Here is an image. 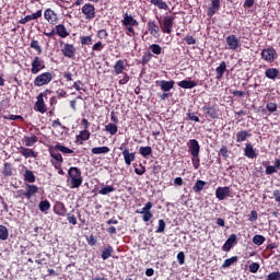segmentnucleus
I'll return each mask as SVG.
<instances>
[{
	"label": "nucleus",
	"instance_id": "obj_1",
	"mask_svg": "<svg viewBox=\"0 0 280 280\" xmlns=\"http://www.w3.org/2000/svg\"><path fill=\"white\" fill-rule=\"evenodd\" d=\"M68 176L71 189H78L82 186V183H84V177H82V171L79 167L71 166L68 170Z\"/></svg>",
	"mask_w": 280,
	"mask_h": 280
},
{
	"label": "nucleus",
	"instance_id": "obj_2",
	"mask_svg": "<svg viewBox=\"0 0 280 280\" xmlns=\"http://www.w3.org/2000/svg\"><path fill=\"white\" fill-rule=\"evenodd\" d=\"M121 25L127 30V36H136L135 27H139V21L126 12L122 15Z\"/></svg>",
	"mask_w": 280,
	"mask_h": 280
},
{
	"label": "nucleus",
	"instance_id": "obj_3",
	"mask_svg": "<svg viewBox=\"0 0 280 280\" xmlns=\"http://www.w3.org/2000/svg\"><path fill=\"white\" fill-rule=\"evenodd\" d=\"M39 189L40 188H38V186H36L34 184H26L25 190H23V189L16 190L14 198H20L21 200H24V198H26V200H32V198H34V196H36V194H38Z\"/></svg>",
	"mask_w": 280,
	"mask_h": 280
},
{
	"label": "nucleus",
	"instance_id": "obj_4",
	"mask_svg": "<svg viewBox=\"0 0 280 280\" xmlns=\"http://www.w3.org/2000/svg\"><path fill=\"white\" fill-rule=\"evenodd\" d=\"M155 19L159 21V24L163 34H172V30L174 27V21H176V18L174 15L166 14L164 15L163 19L156 15Z\"/></svg>",
	"mask_w": 280,
	"mask_h": 280
},
{
	"label": "nucleus",
	"instance_id": "obj_5",
	"mask_svg": "<svg viewBox=\"0 0 280 280\" xmlns=\"http://www.w3.org/2000/svg\"><path fill=\"white\" fill-rule=\"evenodd\" d=\"M49 155H50V163L52 167L60 168L61 165L65 163V159L62 158V154H60V151L56 149L55 147H50L48 149Z\"/></svg>",
	"mask_w": 280,
	"mask_h": 280
},
{
	"label": "nucleus",
	"instance_id": "obj_6",
	"mask_svg": "<svg viewBox=\"0 0 280 280\" xmlns=\"http://www.w3.org/2000/svg\"><path fill=\"white\" fill-rule=\"evenodd\" d=\"M201 110L207 119L220 118V109H218V105H211V103H205Z\"/></svg>",
	"mask_w": 280,
	"mask_h": 280
},
{
	"label": "nucleus",
	"instance_id": "obj_7",
	"mask_svg": "<svg viewBox=\"0 0 280 280\" xmlns=\"http://www.w3.org/2000/svg\"><path fill=\"white\" fill-rule=\"evenodd\" d=\"M54 80V73L51 72H43L38 74L34 81V86H47Z\"/></svg>",
	"mask_w": 280,
	"mask_h": 280
},
{
	"label": "nucleus",
	"instance_id": "obj_8",
	"mask_svg": "<svg viewBox=\"0 0 280 280\" xmlns=\"http://www.w3.org/2000/svg\"><path fill=\"white\" fill-rule=\"evenodd\" d=\"M119 150H121L125 165L130 167V165H132L133 161H137V152H130V149H128V147H124V144H121L119 147Z\"/></svg>",
	"mask_w": 280,
	"mask_h": 280
},
{
	"label": "nucleus",
	"instance_id": "obj_9",
	"mask_svg": "<svg viewBox=\"0 0 280 280\" xmlns=\"http://www.w3.org/2000/svg\"><path fill=\"white\" fill-rule=\"evenodd\" d=\"M46 69L45 60H43L40 57L36 56L31 62V73L33 75H38L40 71Z\"/></svg>",
	"mask_w": 280,
	"mask_h": 280
},
{
	"label": "nucleus",
	"instance_id": "obj_10",
	"mask_svg": "<svg viewBox=\"0 0 280 280\" xmlns=\"http://www.w3.org/2000/svg\"><path fill=\"white\" fill-rule=\"evenodd\" d=\"M152 207H154V205L151 201H148L141 210H136V213L142 215L143 222H150V219L154 218V214H152Z\"/></svg>",
	"mask_w": 280,
	"mask_h": 280
},
{
	"label": "nucleus",
	"instance_id": "obj_11",
	"mask_svg": "<svg viewBox=\"0 0 280 280\" xmlns=\"http://www.w3.org/2000/svg\"><path fill=\"white\" fill-rule=\"evenodd\" d=\"M45 97H47V92L39 93L34 106V110H36V113H42V115H44V113H47V105H45Z\"/></svg>",
	"mask_w": 280,
	"mask_h": 280
},
{
	"label": "nucleus",
	"instance_id": "obj_12",
	"mask_svg": "<svg viewBox=\"0 0 280 280\" xmlns=\"http://www.w3.org/2000/svg\"><path fill=\"white\" fill-rule=\"evenodd\" d=\"M260 56L265 62H275L277 60V50L273 47L261 50Z\"/></svg>",
	"mask_w": 280,
	"mask_h": 280
},
{
	"label": "nucleus",
	"instance_id": "obj_13",
	"mask_svg": "<svg viewBox=\"0 0 280 280\" xmlns=\"http://www.w3.org/2000/svg\"><path fill=\"white\" fill-rule=\"evenodd\" d=\"M225 43L229 49H231L232 51H237V49L242 47V42L240 40V38H237V35H229L225 38Z\"/></svg>",
	"mask_w": 280,
	"mask_h": 280
},
{
	"label": "nucleus",
	"instance_id": "obj_14",
	"mask_svg": "<svg viewBox=\"0 0 280 280\" xmlns=\"http://www.w3.org/2000/svg\"><path fill=\"white\" fill-rule=\"evenodd\" d=\"M61 54L65 58H69L70 60L75 59V46L73 44H63V47L61 48Z\"/></svg>",
	"mask_w": 280,
	"mask_h": 280
},
{
	"label": "nucleus",
	"instance_id": "obj_15",
	"mask_svg": "<svg viewBox=\"0 0 280 280\" xmlns=\"http://www.w3.org/2000/svg\"><path fill=\"white\" fill-rule=\"evenodd\" d=\"M82 14L85 16L88 21H93L95 18V5L91 3H85L81 9Z\"/></svg>",
	"mask_w": 280,
	"mask_h": 280
},
{
	"label": "nucleus",
	"instance_id": "obj_16",
	"mask_svg": "<svg viewBox=\"0 0 280 280\" xmlns=\"http://www.w3.org/2000/svg\"><path fill=\"white\" fill-rule=\"evenodd\" d=\"M188 152L191 156H200V143L196 139H190L187 142Z\"/></svg>",
	"mask_w": 280,
	"mask_h": 280
},
{
	"label": "nucleus",
	"instance_id": "obj_17",
	"mask_svg": "<svg viewBox=\"0 0 280 280\" xmlns=\"http://www.w3.org/2000/svg\"><path fill=\"white\" fill-rule=\"evenodd\" d=\"M18 152H19V154L24 156V159H37L38 158V152L34 151V149L19 147Z\"/></svg>",
	"mask_w": 280,
	"mask_h": 280
},
{
	"label": "nucleus",
	"instance_id": "obj_18",
	"mask_svg": "<svg viewBox=\"0 0 280 280\" xmlns=\"http://www.w3.org/2000/svg\"><path fill=\"white\" fill-rule=\"evenodd\" d=\"M231 196V187L224 186V187H218L215 189V197L218 200H226Z\"/></svg>",
	"mask_w": 280,
	"mask_h": 280
},
{
	"label": "nucleus",
	"instance_id": "obj_19",
	"mask_svg": "<svg viewBox=\"0 0 280 280\" xmlns=\"http://www.w3.org/2000/svg\"><path fill=\"white\" fill-rule=\"evenodd\" d=\"M44 19L50 24L56 25L58 23V14L51 9H46L44 12Z\"/></svg>",
	"mask_w": 280,
	"mask_h": 280
},
{
	"label": "nucleus",
	"instance_id": "obj_20",
	"mask_svg": "<svg viewBox=\"0 0 280 280\" xmlns=\"http://www.w3.org/2000/svg\"><path fill=\"white\" fill-rule=\"evenodd\" d=\"M147 28L149 31V34L151 36H154V38L159 37V33L161 32V27L156 23V21L151 20L147 23Z\"/></svg>",
	"mask_w": 280,
	"mask_h": 280
},
{
	"label": "nucleus",
	"instance_id": "obj_21",
	"mask_svg": "<svg viewBox=\"0 0 280 280\" xmlns=\"http://www.w3.org/2000/svg\"><path fill=\"white\" fill-rule=\"evenodd\" d=\"M237 244V234H231L230 237L225 241V243L222 246V250L224 253L231 252V248Z\"/></svg>",
	"mask_w": 280,
	"mask_h": 280
},
{
	"label": "nucleus",
	"instance_id": "obj_22",
	"mask_svg": "<svg viewBox=\"0 0 280 280\" xmlns=\"http://www.w3.org/2000/svg\"><path fill=\"white\" fill-rule=\"evenodd\" d=\"M220 0H211V7L207 9V16H209V19L213 18L218 12H220Z\"/></svg>",
	"mask_w": 280,
	"mask_h": 280
},
{
	"label": "nucleus",
	"instance_id": "obj_23",
	"mask_svg": "<svg viewBox=\"0 0 280 280\" xmlns=\"http://www.w3.org/2000/svg\"><path fill=\"white\" fill-rule=\"evenodd\" d=\"M40 16H43V9H38L35 13L24 16L19 21V23L20 25H25V23H30V21H36L37 19H40Z\"/></svg>",
	"mask_w": 280,
	"mask_h": 280
},
{
	"label": "nucleus",
	"instance_id": "obj_24",
	"mask_svg": "<svg viewBox=\"0 0 280 280\" xmlns=\"http://www.w3.org/2000/svg\"><path fill=\"white\" fill-rule=\"evenodd\" d=\"M127 60L118 59L114 65V73L115 75H121L124 71H126Z\"/></svg>",
	"mask_w": 280,
	"mask_h": 280
},
{
	"label": "nucleus",
	"instance_id": "obj_25",
	"mask_svg": "<svg viewBox=\"0 0 280 280\" xmlns=\"http://www.w3.org/2000/svg\"><path fill=\"white\" fill-rule=\"evenodd\" d=\"M54 212L56 213V215L65 218V215H67V206H65L62 201H57L54 205Z\"/></svg>",
	"mask_w": 280,
	"mask_h": 280
},
{
	"label": "nucleus",
	"instance_id": "obj_26",
	"mask_svg": "<svg viewBox=\"0 0 280 280\" xmlns=\"http://www.w3.org/2000/svg\"><path fill=\"white\" fill-rule=\"evenodd\" d=\"M160 83V88L164 91V93H167L168 91H172V89H174V84H176V82H174V80L171 81H165V80H161V81H156V84Z\"/></svg>",
	"mask_w": 280,
	"mask_h": 280
},
{
	"label": "nucleus",
	"instance_id": "obj_27",
	"mask_svg": "<svg viewBox=\"0 0 280 280\" xmlns=\"http://www.w3.org/2000/svg\"><path fill=\"white\" fill-rule=\"evenodd\" d=\"M249 137H253V135L248 132V130H241L236 133V143H244V141H246V139H249Z\"/></svg>",
	"mask_w": 280,
	"mask_h": 280
},
{
	"label": "nucleus",
	"instance_id": "obj_28",
	"mask_svg": "<svg viewBox=\"0 0 280 280\" xmlns=\"http://www.w3.org/2000/svg\"><path fill=\"white\" fill-rule=\"evenodd\" d=\"M22 142L26 145V148H32L34 145H36V143H38V137H36L35 135L33 136H24Z\"/></svg>",
	"mask_w": 280,
	"mask_h": 280
},
{
	"label": "nucleus",
	"instance_id": "obj_29",
	"mask_svg": "<svg viewBox=\"0 0 280 280\" xmlns=\"http://www.w3.org/2000/svg\"><path fill=\"white\" fill-rule=\"evenodd\" d=\"M244 154L247 156V159H257V152H255V149L250 142L246 143Z\"/></svg>",
	"mask_w": 280,
	"mask_h": 280
},
{
	"label": "nucleus",
	"instance_id": "obj_30",
	"mask_svg": "<svg viewBox=\"0 0 280 280\" xmlns=\"http://www.w3.org/2000/svg\"><path fill=\"white\" fill-rule=\"evenodd\" d=\"M56 35L60 36V38H67L69 36V33L67 32V27L65 24H58L55 26Z\"/></svg>",
	"mask_w": 280,
	"mask_h": 280
},
{
	"label": "nucleus",
	"instance_id": "obj_31",
	"mask_svg": "<svg viewBox=\"0 0 280 280\" xmlns=\"http://www.w3.org/2000/svg\"><path fill=\"white\" fill-rule=\"evenodd\" d=\"M177 86H180V89H195V86H198V83L191 80H183L177 83Z\"/></svg>",
	"mask_w": 280,
	"mask_h": 280
},
{
	"label": "nucleus",
	"instance_id": "obj_32",
	"mask_svg": "<svg viewBox=\"0 0 280 280\" xmlns=\"http://www.w3.org/2000/svg\"><path fill=\"white\" fill-rule=\"evenodd\" d=\"M265 77L268 78V80H275L276 78H279V69L277 68L266 69Z\"/></svg>",
	"mask_w": 280,
	"mask_h": 280
},
{
	"label": "nucleus",
	"instance_id": "obj_33",
	"mask_svg": "<svg viewBox=\"0 0 280 280\" xmlns=\"http://www.w3.org/2000/svg\"><path fill=\"white\" fill-rule=\"evenodd\" d=\"M262 166L266 167L265 173L267 176H271V174H277L278 172L275 165H270V161H264Z\"/></svg>",
	"mask_w": 280,
	"mask_h": 280
},
{
	"label": "nucleus",
	"instance_id": "obj_34",
	"mask_svg": "<svg viewBox=\"0 0 280 280\" xmlns=\"http://www.w3.org/2000/svg\"><path fill=\"white\" fill-rule=\"evenodd\" d=\"M150 3L155 5L159 10H170V5L163 0H150Z\"/></svg>",
	"mask_w": 280,
	"mask_h": 280
},
{
	"label": "nucleus",
	"instance_id": "obj_35",
	"mask_svg": "<svg viewBox=\"0 0 280 280\" xmlns=\"http://www.w3.org/2000/svg\"><path fill=\"white\" fill-rule=\"evenodd\" d=\"M225 71H226V62L222 61L219 65V67H217V69H215L217 79L220 80L221 78H223Z\"/></svg>",
	"mask_w": 280,
	"mask_h": 280
},
{
	"label": "nucleus",
	"instance_id": "obj_36",
	"mask_svg": "<svg viewBox=\"0 0 280 280\" xmlns=\"http://www.w3.org/2000/svg\"><path fill=\"white\" fill-rule=\"evenodd\" d=\"M104 130H105V132H108L112 137H115V135H117V131L119 130V128L117 127V125L109 122L105 126Z\"/></svg>",
	"mask_w": 280,
	"mask_h": 280
},
{
	"label": "nucleus",
	"instance_id": "obj_37",
	"mask_svg": "<svg viewBox=\"0 0 280 280\" xmlns=\"http://www.w3.org/2000/svg\"><path fill=\"white\" fill-rule=\"evenodd\" d=\"M55 147H56V150L61 152V154H75V151H73V149L62 145L61 143H57Z\"/></svg>",
	"mask_w": 280,
	"mask_h": 280
},
{
	"label": "nucleus",
	"instance_id": "obj_38",
	"mask_svg": "<svg viewBox=\"0 0 280 280\" xmlns=\"http://www.w3.org/2000/svg\"><path fill=\"white\" fill-rule=\"evenodd\" d=\"M101 257L103 261H106V259H109V257H113V246L110 245L106 246L103 249Z\"/></svg>",
	"mask_w": 280,
	"mask_h": 280
},
{
	"label": "nucleus",
	"instance_id": "obj_39",
	"mask_svg": "<svg viewBox=\"0 0 280 280\" xmlns=\"http://www.w3.org/2000/svg\"><path fill=\"white\" fill-rule=\"evenodd\" d=\"M24 180L25 183H36V175H34V172L30 171V170H25L24 173Z\"/></svg>",
	"mask_w": 280,
	"mask_h": 280
},
{
	"label": "nucleus",
	"instance_id": "obj_40",
	"mask_svg": "<svg viewBox=\"0 0 280 280\" xmlns=\"http://www.w3.org/2000/svg\"><path fill=\"white\" fill-rule=\"evenodd\" d=\"M92 154H108L110 152V148L108 147H95L91 150Z\"/></svg>",
	"mask_w": 280,
	"mask_h": 280
},
{
	"label": "nucleus",
	"instance_id": "obj_41",
	"mask_svg": "<svg viewBox=\"0 0 280 280\" xmlns=\"http://www.w3.org/2000/svg\"><path fill=\"white\" fill-rule=\"evenodd\" d=\"M207 185V182L198 179L194 187L192 190L195 191V194H200V191H202V189H205V186Z\"/></svg>",
	"mask_w": 280,
	"mask_h": 280
},
{
	"label": "nucleus",
	"instance_id": "obj_42",
	"mask_svg": "<svg viewBox=\"0 0 280 280\" xmlns=\"http://www.w3.org/2000/svg\"><path fill=\"white\" fill-rule=\"evenodd\" d=\"M139 154H141V156H143V159H148V156L152 155V147H150V145L140 147Z\"/></svg>",
	"mask_w": 280,
	"mask_h": 280
},
{
	"label": "nucleus",
	"instance_id": "obj_43",
	"mask_svg": "<svg viewBox=\"0 0 280 280\" xmlns=\"http://www.w3.org/2000/svg\"><path fill=\"white\" fill-rule=\"evenodd\" d=\"M78 141H89L91 139V131L89 129H84L80 131L79 136H77Z\"/></svg>",
	"mask_w": 280,
	"mask_h": 280
},
{
	"label": "nucleus",
	"instance_id": "obj_44",
	"mask_svg": "<svg viewBox=\"0 0 280 280\" xmlns=\"http://www.w3.org/2000/svg\"><path fill=\"white\" fill-rule=\"evenodd\" d=\"M39 207V211H42V213H47V211H49V209H51V203H49V200H42L38 205Z\"/></svg>",
	"mask_w": 280,
	"mask_h": 280
},
{
	"label": "nucleus",
	"instance_id": "obj_45",
	"mask_svg": "<svg viewBox=\"0 0 280 280\" xmlns=\"http://www.w3.org/2000/svg\"><path fill=\"white\" fill-rule=\"evenodd\" d=\"M237 261H238V257L232 256L231 258H228L224 260L221 268H230V266H233V264H237Z\"/></svg>",
	"mask_w": 280,
	"mask_h": 280
},
{
	"label": "nucleus",
	"instance_id": "obj_46",
	"mask_svg": "<svg viewBox=\"0 0 280 280\" xmlns=\"http://www.w3.org/2000/svg\"><path fill=\"white\" fill-rule=\"evenodd\" d=\"M2 119H10L11 121H25V118L21 115H14V114H9V115H1Z\"/></svg>",
	"mask_w": 280,
	"mask_h": 280
},
{
	"label": "nucleus",
	"instance_id": "obj_47",
	"mask_svg": "<svg viewBox=\"0 0 280 280\" xmlns=\"http://www.w3.org/2000/svg\"><path fill=\"white\" fill-rule=\"evenodd\" d=\"M151 60L152 52L148 51L143 54L142 59L138 62V65H142V67H145V65H148V62H150Z\"/></svg>",
	"mask_w": 280,
	"mask_h": 280
},
{
	"label": "nucleus",
	"instance_id": "obj_48",
	"mask_svg": "<svg viewBox=\"0 0 280 280\" xmlns=\"http://www.w3.org/2000/svg\"><path fill=\"white\" fill-rule=\"evenodd\" d=\"M264 242H266V236H264L261 234H256L253 237V244H255V246H261L264 244Z\"/></svg>",
	"mask_w": 280,
	"mask_h": 280
},
{
	"label": "nucleus",
	"instance_id": "obj_49",
	"mask_svg": "<svg viewBox=\"0 0 280 280\" xmlns=\"http://www.w3.org/2000/svg\"><path fill=\"white\" fill-rule=\"evenodd\" d=\"M3 176H12V164L9 162H4L3 168H2Z\"/></svg>",
	"mask_w": 280,
	"mask_h": 280
},
{
	"label": "nucleus",
	"instance_id": "obj_50",
	"mask_svg": "<svg viewBox=\"0 0 280 280\" xmlns=\"http://www.w3.org/2000/svg\"><path fill=\"white\" fill-rule=\"evenodd\" d=\"M115 191V186H105L98 190L101 196H108V194H113Z\"/></svg>",
	"mask_w": 280,
	"mask_h": 280
},
{
	"label": "nucleus",
	"instance_id": "obj_51",
	"mask_svg": "<svg viewBox=\"0 0 280 280\" xmlns=\"http://www.w3.org/2000/svg\"><path fill=\"white\" fill-rule=\"evenodd\" d=\"M10 237V233L8 232V228L5 225H0V240L5 242Z\"/></svg>",
	"mask_w": 280,
	"mask_h": 280
},
{
	"label": "nucleus",
	"instance_id": "obj_52",
	"mask_svg": "<svg viewBox=\"0 0 280 280\" xmlns=\"http://www.w3.org/2000/svg\"><path fill=\"white\" fill-rule=\"evenodd\" d=\"M31 48L35 49V51L37 52V56H40V54H43V47H40V44L36 39H33L31 42Z\"/></svg>",
	"mask_w": 280,
	"mask_h": 280
},
{
	"label": "nucleus",
	"instance_id": "obj_53",
	"mask_svg": "<svg viewBox=\"0 0 280 280\" xmlns=\"http://www.w3.org/2000/svg\"><path fill=\"white\" fill-rule=\"evenodd\" d=\"M150 49L155 56H161L163 54V48L159 44L150 45Z\"/></svg>",
	"mask_w": 280,
	"mask_h": 280
},
{
	"label": "nucleus",
	"instance_id": "obj_54",
	"mask_svg": "<svg viewBox=\"0 0 280 280\" xmlns=\"http://www.w3.org/2000/svg\"><path fill=\"white\" fill-rule=\"evenodd\" d=\"M158 224L159 225H158L155 233H165V226H166L165 220L160 219Z\"/></svg>",
	"mask_w": 280,
	"mask_h": 280
},
{
	"label": "nucleus",
	"instance_id": "obj_55",
	"mask_svg": "<svg viewBox=\"0 0 280 280\" xmlns=\"http://www.w3.org/2000/svg\"><path fill=\"white\" fill-rule=\"evenodd\" d=\"M218 156L229 159V148H226V145H222L221 149L219 150Z\"/></svg>",
	"mask_w": 280,
	"mask_h": 280
},
{
	"label": "nucleus",
	"instance_id": "obj_56",
	"mask_svg": "<svg viewBox=\"0 0 280 280\" xmlns=\"http://www.w3.org/2000/svg\"><path fill=\"white\" fill-rule=\"evenodd\" d=\"M191 163L195 170H200V155L192 156Z\"/></svg>",
	"mask_w": 280,
	"mask_h": 280
},
{
	"label": "nucleus",
	"instance_id": "obj_57",
	"mask_svg": "<svg viewBox=\"0 0 280 280\" xmlns=\"http://www.w3.org/2000/svg\"><path fill=\"white\" fill-rule=\"evenodd\" d=\"M81 40V45H92L93 43V37L90 35V36H82L80 38Z\"/></svg>",
	"mask_w": 280,
	"mask_h": 280
},
{
	"label": "nucleus",
	"instance_id": "obj_58",
	"mask_svg": "<svg viewBox=\"0 0 280 280\" xmlns=\"http://www.w3.org/2000/svg\"><path fill=\"white\" fill-rule=\"evenodd\" d=\"M259 262H252L249 265V272H252L253 275L257 273L259 271Z\"/></svg>",
	"mask_w": 280,
	"mask_h": 280
},
{
	"label": "nucleus",
	"instance_id": "obj_59",
	"mask_svg": "<svg viewBox=\"0 0 280 280\" xmlns=\"http://www.w3.org/2000/svg\"><path fill=\"white\" fill-rule=\"evenodd\" d=\"M259 218V214L257 213V210H252L248 214L249 222H257V219Z\"/></svg>",
	"mask_w": 280,
	"mask_h": 280
},
{
	"label": "nucleus",
	"instance_id": "obj_60",
	"mask_svg": "<svg viewBox=\"0 0 280 280\" xmlns=\"http://www.w3.org/2000/svg\"><path fill=\"white\" fill-rule=\"evenodd\" d=\"M67 220L69 222V224H73V226H75V224H78V219L75 218V215L71 214V213H67Z\"/></svg>",
	"mask_w": 280,
	"mask_h": 280
},
{
	"label": "nucleus",
	"instance_id": "obj_61",
	"mask_svg": "<svg viewBox=\"0 0 280 280\" xmlns=\"http://www.w3.org/2000/svg\"><path fill=\"white\" fill-rule=\"evenodd\" d=\"M267 280H280V272L273 271L267 276Z\"/></svg>",
	"mask_w": 280,
	"mask_h": 280
},
{
	"label": "nucleus",
	"instance_id": "obj_62",
	"mask_svg": "<svg viewBox=\"0 0 280 280\" xmlns=\"http://www.w3.org/2000/svg\"><path fill=\"white\" fill-rule=\"evenodd\" d=\"M266 108L269 113H277V103H267Z\"/></svg>",
	"mask_w": 280,
	"mask_h": 280
},
{
	"label": "nucleus",
	"instance_id": "obj_63",
	"mask_svg": "<svg viewBox=\"0 0 280 280\" xmlns=\"http://www.w3.org/2000/svg\"><path fill=\"white\" fill-rule=\"evenodd\" d=\"M104 49V44L102 42H97L92 46V51H102Z\"/></svg>",
	"mask_w": 280,
	"mask_h": 280
},
{
	"label": "nucleus",
	"instance_id": "obj_64",
	"mask_svg": "<svg viewBox=\"0 0 280 280\" xmlns=\"http://www.w3.org/2000/svg\"><path fill=\"white\" fill-rule=\"evenodd\" d=\"M271 198H275L276 202L280 205V190L279 189L273 190Z\"/></svg>",
	"mask_w": 280,
	"mask_h": 280
}]
</instances>
